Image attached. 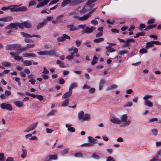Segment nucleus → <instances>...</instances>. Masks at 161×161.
Listing matches in <instances>:
<instances>
[{"label": "nucleus", "instance_id": "17", "mask_svg": "<svg viewBox=\"0 0 161 161\" xmlns=\"http://www.w3.org/2000/svg\"><path fill=\"white\" fill-rule=\"evenodd\" d=\"M67 27L69 28V30L71 31H75L77 29V28L74 26V24L69 25H67Z\"/></svg>", "mask_w": 161, "mask_h": 161}, {"label": "nucleus", "instance_id": "25", "mask_svg": "<svg viewBox=\"0 0 161 161\" xmlns=\"http://www.w3.org/2000/svg\"><path fill=\"white\" fill-rule=\"evenodd\" d=\"M105 82V81L104 80L102 79L100 80L99 85V89L100 90H101L102 89Z\"/></svg>", "mask_w": 161, "mask_h": 161}, {"label": "nucleus", "instance_id": "56", "mask_svg": "<svg viewBox=\"0 0 161 161\" xmlns=\"http://www.w3.org/2000/svg\"><path fill=\"white\" fill-rule=\"evenodd\" d=\"M52 23L54 24L58 25L59 24L60 22L56 19L55 20H52Z\"/></svg>", "mask_w": 161, "mask_h": 161}, {"label": "nucleus", "instance_id": "54", "mask_svg": "<svg viewBox=\"0 0 161 161\" xmlns=\"http://www.w3.org/2000/svg\"><path fill=\"white\" fill-rule=\"evenodd\" d=\"M68 130L71 132H74L75 131V129L73 127L68 128Z\"/></svg>", "mask_w": 161, "mask_h": 161}, {"label": "nucleus", "instance_id": "22", "mask_svg": "<svg viewBox=\"0 0 161 161\" xmlns=\"http://www.w3.org/2000/svg\"><path fill=\"white\" fill-rule=\"evenodd\" d=\"M14 103L16 106L19 107H21L24 105V104L23 102L19 101H15L14 102Z\"/></svg>", "mask_w": 161, "mask_h": 161}, {"label": "nucleus", "instance_id": "52", "mask_svg": "<svg viewBox=\"0 0 161 161\" xmlns=\"http://www.w3.org/2000/svg\"><path fill=\"white\" fill-rule=\"evenodd\" d=\"M26 46L28 49L31 48H33L35 47V44L33 43L31 44H27L26 45Z\"/></svg>", "mask_w": 161, "mask_h": 161}, {"label": "nucleus", "instance_id": "57", "mask_svg": "<svg viewBox=\"0 0 161 161\" xmlns=\"http://www.w3.org/2000/svg\"><path fill=\"white\" fill-rule=\"evenodd\" d=\"M140 27L139 28V29L140 31H142V29L145 28L146 27V25L144 24H141L140 25Z\"/></svg>", "mask_w": 161, "mask_h": 161}, {"label": "nucleus", "instance_id": "19", "mask_svg": "<svg viewBox=\"0 0 161 161\" xmlns=\"http://www.w3.org/2000/svg\"><path fill=\"white\" fill-rule=\"evenodd\" d=\"M72 94V92L69 91L66 92L62 96V98L63 99H66L70 96Z\"/></svg>", "mask_w": 161, "mask_h": 161}, {"label": "nucleus", "instance_id": "40", "mask_svg": "<svg viewBox=\"0 0 161 161\" xmlns=\"http://www.w3.org/2000/svg\"><path fill=\"white\" fill-rule=\"evenodd\" d=\"M128 52V51L126 50H124L120 51L119 52V54L120 55H122L125 54H126Z\"/></svg>", "mask_w": 161, "mask_h": 161}, {"label": "nucleus", "instance_id": "9", "mask_svg": "<svg viewBox=\"0 0 161 161\" xmlns=\"http://www.w3.org/2000/svg\"><path fill=\"white\" fill-rule=\"evenodd\" d=\"M20 28L23 29L24 27H25L27 28H30L31 27V25L30 23L28 21H25L22 22L21 23H20Z\"/></svg>", "mask_w": 161, "mask_h": 161}, {"label": "nucleus", "instance_id": "51", "mask_svg": "<svg viewBox=\"0 0 161 161\" xmlns=\"http://www.w3.org/2000/svg\"><path fill=\"white\" fill-rule=\"evenodd\" d=\"M92 146V144L91 143H85L81 145V147H89Z\"/></svg>", "mask_w": 161, "mask_h": 161}, {"label": "nucleus", "instance_id": "28", "mask_svg": "<svg viewBox=\"0 0 161 161\" xmlns=\"http://www.w3.org/2000/svg\"><path fill=\"white\" fill-rule=\"evenodd\" d=\"M77 84L74 82L71 84L69 87V91H72V90L73 88H75L77 86Z\"/></svg>", "mask_w": 161, "mask_h": 161}, {"label": "nucleus", "instance_id": "36", "mask_svg": "<svg viewBox=\"0 0 161 161\" xmlns=\"http://www.w3.org/2000/svg\"><path fill=\"white\" fill-rule=\"evenodd\" d=\"M2 65L4 67H9L11 66L10 63L7 62H3L2 63Z\"/></svg>", "mask_w": 161, "mask_h": 161}, {"label": "nucleus", "instance_id": "29", "mask_svg": "<svg viewBox=\"0 0 161 161\" xmlns=\"http://www.w3.org/2000/svg\"><path fill=\"white\" fill-rule=\"evenodd\" d=\"M32 61L31 60H25L23 63V64L25 66H27L31 65Z\"/></svg>", "mask_w": 161, "mask_h": 161}, {"label": "nucleus", "instance_id": "45", "mask_svg": "<svg viewBox=\"0 0 161 161\" xmlns=\"http://www.w3.org/2000/svg\"><path fill=\"white\" fill-rule=\"evenodd\" d=\"M69 101L68 99H66L64 100V102L63 103L62 105L63 106H67L69 103Z\"/></svg>", "mask_w": 161, "mask_h": 161}, {"label": "nucleus", "instance_id": "4", "mask_svg": "<svg viewBox=\"0 0 161 161\" xmlns=\"http://www.w3.org/2000/svg\"><path fill=\"white\" fill-rule=\"evenodd\" d=\"M50 21V16L47 17L46 19H44L42 22L39 23L37 25V29L38 30L43 27L44 26L46 25L48 22Z\"/></svg>", "mask_w": 161, "mask_h": 161}, {"label": "nucleus", "instance_id": "11", "mask_svg": "<svg viewBox=\"0 0 161 161\" xmlns=\"http://www.w3.org/2000/svg\"><path fill=\"white\" fill-rule=\"evenodd\" d=\"M42 1H43L39 3L36 6V8H39L45 5L50 0H37V1L39 2H41Z\"/></svg>", "mask_w": 161, "mask_h": 161}, {"label": "nucleus", "instance_id": "42", "mask_svg": "<svg viewBox=\"0 0 161 161\" xmlns=\"http://www.w3.org/2000/svg\"><path fill=\"white\" fill-rule=\"evenodd\" d=\"M97 59V58L95 56H94L93 58V60L91 63V64L92 65H93L96 64L97 63V61L96 60Z\"/></svg>", "mask_w": 161, "mask_h": 161}, {"label": "nucleus", "instance_id": "2", "mask_svg": "<svg viewBox=\"0 0 161 161\" xmlns=\"http://www.w3.org/2000/svg\"><path fill=\"white\" fill-rule=\"evenodd\" d=\"M18 27L20 28L21 26H20V23L17 22L10 24L5 27V29L6 30L11 29V30H12V28H14L15 30H17L18 28Z\"/></svg>", "mask_w": 161, "mask_h": 161}, {"label": "nucleus", "instance_id": "34", "mask_svg": "<svg viewBox=\"0 0 161 161\" xmlns=\"http://www.w3.org/2000/svg\"><path fill=\"white\" fill-rule=\"evenodd\" d=\"M88 10V9L86 8V6H85L82 8L79 12L80 14H83L87 12Z\"/></svg>", "mask_w": 161, "mask_h": 161}, {"label": "nucleus", "instance_id": "16", "mask_svg": "<svg viewBox=\"0 0 161 161\" xmlns=\"http://www.w3.org/2000/svg\"><path fill=\"white\" fill-rule=\"evenodd\" d=\"M13 19V18L10 16L0 18V21L3 22H9Z\"/></svg>", "mask_w": 161, "mask_h": 161}, {"label": "nucleus", "instance_id": "58", "mask_svg": "<svg viewBox=\"0 0 161 161\" xmlns=\"http://www.w3.org/2000/svg\"><path fill=\"white\" fill-rule=\"evenodd\" d=\"M35 4V1L34 0H32L29 3V6L30 7L34 5Z\"/></svg>", "mask_w": 161, "mask_h": 161}, {"label": "nucleus", "instance_id": "3", "mask_svg": "<svg viewBox=\"0 0 161 161\" xmlns=\"http://www.w3.org/2000/svg\"><path fill=\"white\" fill-rule=\"evenodd\" d=\"M78 118L79 119H81L83 120H88L90 118V115L88 114H84V112L82 111L80 112L78 114Z\"/></svg>", "mask_w": 161, "mask_h": 161}, {"label": "nucleus", "instance_id": "48", "mask_svg": "<svg viewBox=\"0 0 161 161\" xmlns=\"http://www.w3.org/2000/svg\"><path fill=\"white\" fill-rule=\"evenodd\" d=\"M58 158L57 154L51 155V160H56Z\"/></svg>", "mask_w": 161, "mask_h": 161}, {"label": "nucleus", "instance_id": "46", "mask_svg": "<svg viewBox=\"0 0 161 161\" xmlns=\"http://www.w3.org/2000/svg\"><path fill=\"white\" fill-rule=\"evenodd\" d=\"M74 156L76 158L81 157L83 156V155L81 153H77L75 154Z\"/></svg>", "mask_w": 161, "mask_h": 161}, {"label": "nucleus", "instance_id": "7", "mask_svg": "<svg viewBox=\"0 0 161 161\" xmlns=\"http://www.w3.org/2000/svg\"><path fill=\"white\" fill-rule=\"evenodd\" d=\"M96 29V27L93 26H92L90 28L86 27L84 30L81 31V32L83 34L85 33L89 34L92 32Z\"/></svg>", "mask_w": 161, "mask_h": 161}, {"label": "nucleus", "instance_id": "26", "mask_svg": "<svg viewBox=\"0 0 161 161\" xmlns=\"http://www.w3.org/2000/svg\"><path fill=\"white\" fill-rule=\"evenodd\" d=\"M89 17L87 14H85L81 17H80L79 20L84 21L87 19Z\"/></svg>", "mask_w": 161, "mask_h": 161}, {"label": "nucleus", "instance_id": "10", "mask_svg": "<svg viewBox=\"0 0 161 161\" xmlns=\"http://www.w3.org/2000/svg\"><path fill=\"white\" fill-rule=\"evenodd\" d=\"M128 118V116L127 114H125L122 115L121 117V120L124 122H125L124 124V126H126L129 125L130 123V121L129 120L126 121Z\"/></svg>", "mask_w": 161, "mask_h": 161}, {"label": "nucleus", "instance_id": "55", "mask_svg": "<svg viewBox=\"0 0 161 161\" xmlns=\"http://www.w3.org/2000/svg\"><path fill=\"white\" fill-rule=\"evenodd\" d=\"M49 72V71L45 67H44L43 68V70L42 72V73L44 74H46L48 73Z\"/></svg>", "mask_w": 161, "mask_h": 161}, {"label": "nucleus", "instance_id": "44", "mask_svg": "<svg viewBox=\"0 0 161 161\" xmlns=\"http://www.w3.org/2000/svg\"><path fill=\"white\" fill-rule=\"evenodd\" d=\"M64 16V15L63 14H61L59 15H58L57 16L56 19L58 20L59 21H60V22H63L62 20H61L60 19L62 17H63Z\"/></svg>", "mask_w": 161, "mask_h": 161}, {"label": "nucleus", "instance_id": "20", "mask_svg": "<svg viewBox=\"0 0 161 161\" xmlns=\"http://www.w3.org/2000/svg\"><path fill=\"white\" fill-rule=\"evenodd\" d=\"M63 2L61 3V5L62 7H65L67 4H70L71 0H63Z\"/></svg>", "mask_w": 161, "mask_h": 161}, {"label": "nucleus", "instance_id": "12", "mask_svg": "<svg viewBox=\"0 0 161 161\" xmlns=\"http://www.w3.org/2000/svg\"><path fill=\"white\" fill-rule=\"evenodd\" d=\"M10 54L11 55L12 57L14 58V59L17 61L21 60L22 62L24 61V59L21 57L17 55L14 52H11L10 53Z\"/></svg>", "mask_w": 161, "mask_h": 161}, {"label": "nucleus", "instance_id": "15", "mask_svg": "<svg viewBox=\"0 0 161 161\" xmlns=\"http://www.w3.org/2000/svg\"><path fill=\"white\" fill-rule=\"evenodd\" d=\"M65 39H70L69 36H67L66 34H64L62 36L60 37L57 38V40L58 42H62L64 41Z\"/></svg>", "mask_w": 161, "mask_h": 161}, {"label": "nucleus", "instance_id": "24", "mask_svg": "<svg viewBox=\"0 0 161 161\" xmlns=\"http://www.w3.org/2000/svg\"><path fill=\"white\" fill-rule=\"evenodd\" d=\"M115 51V50L113 48H110L108 49L105 52V54L108 56L109 55V53H112Z\"/></svg>", "mask_w": 161, "mask_h": 161}, {"label": "nucleus", "instance_id": "49", "mask_svg": "<svg viewBox=\"0 0 161 161\" xmlns=\"http://www.w3.org/2000/svg\"><path fill=\"white\" fill-rule=\"evenodd\" d=\"M51 56H58L57 53L55 51L52 50L51 51Z\"/></svg>", "mask_w": 161, "mask_h": 161}, {"label": "nucleus", "instance_id": "23", "mask_svg": "<svg viewBox=\"0 0 161 161\" xmlns=\"http://www.w3.org/2000/svg\"><path fill=\"white\" fill-rule=\"evenodd\" d=\"M145 105L148 107H151L153 106V103L149 100H146L144 101Z\"/></svg>", "mask_w": 161, "mask_h": 161}, {"label": "nucleus", "instance_id": "21", "mask_svg": "<svg viewBox=\"0 0 161 161\" xmlns=\"http://www.w3.org/2000/svg\"><path fill=\"white\" fill-rule=\"evenodd\" d=\"M23 56L25 57H31L34 58L36 57V55L34 53H27L24 54L23 55Z\"/></svg>", "mask_w": 161, "mask_h": 161}, {"label": "nucleus", "instance_id": "32", "mask_svg": "<svg viewBox=\"0 0 161 161\" xmlns=\"http://www.w3.org/2000/svg\"><path fill=\"white\" fill-rule=\"evenodd\" d=\"M21 35L24 37H31V35L28 33H26L24 32H20Z\"/></svg>", "mask_w": 161, "mask_h": 161}, {"label": "nucleus", "instance_id": "6", "mask_svg": "<svg viewBox=\"0 0 161 161\" xmlns=\"http://www.w3.org/2000/svg\"><path fill=\"white\" fill-rule=\"evenodd\" d=\"M1 108L3 109H6L9 111H11L12 109V105L9 103H3L0 105Z\"/></svg>", "mask_w": 161, "mask_h": 161}, {"label": "nucleus", "instance_id": "60", "mask_svg": "<svg viewBox=\"0 0 161 161\" xmlns=\"http://www.w3.org/2000/svg\"><path fill=\"white\" fill-rule=\"evenodd\" d=\"M153 42L154 44H155L158 45H161V42L158 41H153Z\"/></svg>", "mask_w": 161, "mask_h": 161}, {"label": "nucleus", "instance_id": "31", "mask_svg": "<svg viewBox=\"0 0 161 161\" xmlns=\"http://www.w3.org/2000/svg\"><path fill=\"white\" fill-rule=\"evenodd\" d=\"M92 157L93 158L97 159H98L100 158L99 156L96 153H94L92 154Z\"/></svg>", "mask_w": 161, "mask_h": 161}, {"label": "nucleus", "instance_id": "1", "mask_svg": "<svg viewBox=\"0 0 161 161\" xmlns=\"http://www.w3.org/2000/svg\"><path fill=\"white\" fill-rule=\"evenodd\" d=\"M20 5H12L9 6V9L11 11H24L27 10V8L24 6L19 7Z\"/></svg>", "mask_w": 161, "mask_h": 161}, {"label": "nucleus", "instance_id": "18", "mask_svg": "<svg viewBox=\"0 0 161 161\" xmlns=\"http://www.w3.org/2000/svg\"><path fill=\"white\" fill-rule=\"evenodd\" d=\"M37 53L39 55H48L50 54V51H43L37 52Z\"/></svg>", "mask_w": 161, "mask_h": 161}, {"label": "nucleus", "instance_id": "13", "mask_svg": "<svg viewBox=\"0 0 161 161\" xmlns=\"http://www.w3.org/2000/svg\"><path fill=\"white\" fill-rule=\"evenodd\" d=\"M135 42V40L132 38H129L127 39L125 42V44L123 45V47H125L130 46V42Z\"/></svg>", "mask_w": 161, "mask_h": 161}, {"label": "nucleus", "instance_id": "53", "mask_svg": "<svg viewBox=\"0 0 161 161\" xmlns=\"http://www.w3.org/2000/svg\"><path fill=\"white\" fill-rule=\"evenodd\" d=\"M36 97L40 101H42L43 99V97L40 95H36Z\"/></svg>", "mask_w": 161, "mask_h": 161}, {"label": "nucleus", "instance_id": "5", "mask_svg": "<svg viewBox=\"0 0 161 161\" xmlns=\"http://www.w3.org/2000/svg\"><path fill=\"white\" fill-rule=\"evenodd\" d=\"M21 47L19 44L8 45L6 47V49L7 50H17V48Z\"/></svg>", "mask_w": 161, "mask_h": 161}, {"label": "nucleus", "instance_id": "63", "mask_svg": "<svg viewBox=\"0 0 161 161\" xmlns=\"http://www.w3.org/2000/svg\"><path fill=\"white\" fill-rule=\"evenodd\" d=\"M36 81V80L34 78H32L29 80V82H31L32 85L34 84Z\"/></svg>", "mask_w": 161, "mask_h": 161}, {"label": "nucleus", "instance_id": "39", "mask_svg": "<svg viewBox=\"0 0 161 161\" xmlns=\"http://www.w3.org/2000/svg\"><path fill=\"white\" fill-rule=\"evenodd\" d=\"M152 97V95H145L144 97H143V99L145 101L148 100L147 99L149 98H151Z\"/></svg>", "mask_w": 161, "mask_h": 161}, {"label": "nucleus", "instance_id": "64", "mask_svg": "<svg viewBox=\"0 0 161 161\" xmlns=\"http://www.w3.org/2000/svg\"><path fill=\"white\" fill-rule=\"evenodd\" d=\"M106 160L107 161H115L113 158L110 156L108 157Z\"/></svg>", "mask_w": 161, "mask_h": 161}, {"label": "nucleus", "instance_id": "35", "mask_svg": "<svg viewBox=\"0 0 161 161\" xmlns=\"http://www.w3.org/2000/svg\"><path fill=\"white\" fill-rule=\"evenodd\" d=\"M104 39L101 37L95 39L93 40V42L95 43H98L103 41Z\"/></svg>", "mask_w": 161, "mask_h": 161}, {"label": "nucleus", "instance_id": "43", "mask_svg": "<svg viewBox=\"0 0 161 161\" xmlns=\"http://www.w3.org/2000/svg\"><path fill=\"white\" fill-rule=\"evenodd\" d=\"M88 139L89 142L91 143H95V142L96 141V140L93 138L91 136L88 137Z\"/></svg>", "mask_w": 161, "mask_h": 161}, {"label": "nucleus", "instance_id": "41", "mask_svg": "<svg viewBox=\"0 0 161 161\" xmlns=\"http://www.w3.org/2000/svg\"><path fill=\"white\" fill-rule=\"evenodd\" d=\"M147 52V50L146 48H143L140 49V50L139 52L140 53L142 54H143L145 53H146Z\"/></svg>", "mask_w": 161, "mask_h": 161}, {"label": "nucleus", "instance_id": "33", "mask_svg": "<svg viewBox=\"0 0 161 161\" xmlns=\"http://www.w3.org/2000/svg\"><path fill=\"white\" fill-rule=\"evenodd\" d=\"M145 33L143 31L142 32L136 34L135 36H134V38H136L139 37L140 36H144L145 35Z\"/></svg>", "mask_w": 161, "mask_h": 161}, {"label": "nucleus", "instance_id": "27", "mask_svg": "<svg viewBox=\"0 0 161 161\" xmlns=\"http://www.w3.org/2000/svg\"><path fill=\"white\" fill-rule=\"evenodd\" d=\"M154 46V45L153 41L147 42L146 43V48H148L149 47H152Z\"/></svg>", "mask_w": 161, "mask_h": 161}, {"label": "nucleus", "instance_id": "37", "mask_svg": "<svg viewBox=\"0 0 161 161\" xmlns=\"http://www.w3.org/2000/svg\"><path fill=\"white\" fill-rule=\"evenodd\" d=\"M5 160L4 154L3 153H0V161H5Z\"/></svg>", "mask_w": 161, "mask_h": 161}, {"label": "nucleus", "instance_id": "30", "mask_svg": "<svg viewBox=\"0 0 161 161\" xmlns=\"http://www.w3.org/2000/svg\"><path fill=\"white\" fill-rule=\"evenodd\" d=\"M22 153L21 155V157L22 158H24L26 156L27 151L25 149H22Z\"/></svg>", "mask_w": 161, "mask_h": 161}, {"label": "nucleus", "instance_id": "61", "mask_svg": "<svg viewBox=\"0 0 161 161\" xmlns=\"http://www.w3.org/2000/svg\"><path fill=\"white\" fill-rule=\"evenodd\" d=\"M10 91L8 90H6L5 92V95L6 96H8L11 94Z\"/></svg>", "mask_w": 161, "mask_h": 161}, {"label": "nucleus", "instance_id": "47", "mask_svg": "<svg viewBox=\"0 0 161 161\" xmlns=\"http://www.w3.org/2000/svg\"><path fill=\"white\" fill-rule=\"evenodd\" d=\"M78 27L79 28H81L84 29V30L86 27V24L80 25H78Z\"/></svg>", "mask_w": 161, "mask_h": 161}, {"label": "nucleus", "instance_id": "14", "mask_svg": "<svg viewBox=\"0 0 161 161\" xmlns=\"http://www.w3.org/2000/svg\"><path fill=\"white\" fill-rule=\"evenodd\" d=\"M110 122L114 123L119 124L121 123V120L115 117H113L111 118H110Z\"/></svg>", "mask_w": 161, "mask_h": 161}, {"label": "nucleus", "instance_id": "8", "mask_svg": "<svg viewBox=\"0 0 161 161\" xmlns=\"http://www.w3.org/2000/svg\"><path fill=\"white\" fill-rule=\"evenodd\" d=\"M37 122L32 124L26 129L24 130V132H28L31 131V130L35 129L37 126Z\"/></svg>", "mask_w": 161, "mask_h": 161}, {"label": "nucleus", "instance_id": "38", "mask_svg": "<svg viewBox=\"0 0 161 161\" xmlns=\"http://www.w3.org/2000/svg\"><path fill=\"white\" fill-rule=\"evenodd\" d=\"M117 87V86L116 85H112L107 88V90H109L114 89L116 88Z\"/></svg>", "mask_w": 161, "mask_h": 161}, {"label": "nucleus", "instance_id": "50", "mask_svg": "<svg viewBox=\"0 0 161 161\" xmlns=\"http://www.w3.org/2000/svg\"><path fill=\"white\" fill-rule=\"evenodd\" d=\"M97 8H95L93 9H92L91 11H90L88 14H87L88 15L89 17H90L91 15V14L93 13L97 9Z\"/></svg>", "mask_w": 161, "mask_h": 161}, {"label": "nucleus", "instance_id": "62", "mask_svg": "<svg viewBox=\"0 0 161 161\" xmlns=\"http://www.w3.org/2000/svg\"><path fill=\"white\" fill-rule=\"evenodd\" d=\"M65 82V80L63 78H61L59 80V83L60 84H63Z\"/></svg>", "mask_w": 161, "mask_h": 161}, {"label": "nucleus", "instance_id": "59", "mask_svg": "<svg viewBox=\"0 0 161 161\" xmlns=\"http://www.w3.org/2000/svg\"><path fill=\"white\" fill-rule=\"evenodd\" d=\"M81 41L80 40H76L75 41V44L77 47H79L81 44Z\"/></svg>", "mask_w": 161, "mask_h": 161}]
</instances>
